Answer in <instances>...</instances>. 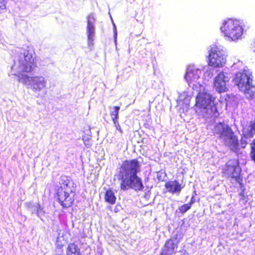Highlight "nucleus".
I'll use <instances>...</instances> for the list:
<instances>
[{"label":"nucleus","mask_w":255,"mask_h":255,"mask_svg":"<svg viewBox=\"0 0 255 255\" xmlns=\"http://www.w3.org/2000/svg\"><path fill=\"white\" fill-rule=\"evenodd\" d=\"M201 75V70L197 69L188 70L185 75V78L189 84L196 82Z\"/></svg>","instance_id":"obj_14"},{"label":"nucleus","mask_w":255,"mask_h":255,"mask_svg":"<svg viewBox=\"0 0 255 255\" xmlns=\"http://www.w3.org/2000/svg\"><path fill=\"white\" fill-rule=\"evenodd\" d=\"M240 141L242 148H245L248 144V141L246 140L245 138H244V137H243V136H242Z\"/></svg>","instance_id":"obj_28"},{"label":"nucleus","mask_w":255,"mask_h":255,"mask_svg":"<svg viewBox=\"0 0 255 255\" xmlns=\"http://www.w3.org/2000/svg\"><path fill=\"white\" fill-rule=\"evenodd\" d=\"M195 202V198L193 196L188 203L183 204L179 208V212L182 214L185 213L191 209L192 205Z\"/></svg>","instance_id":"obj_18"},{"label":"nucleus","mask_w":255,"mask_h":255,"mask_svg":"<svg viewBox=\"0 0 255 255\" xmlns=\"http://www.w3.org/2000/svg\"><path fill=\"white\" fill-rule=\"evenodd\" d=\"M251 151L250 157L252 160L255 162V139L250 143Z\"/></svg>","instance_id":"obj_24"},{"label":"nucleus","mask_w":255,"mask_h":255,"mask_svg":"<svg viewBox=\"0 0 255 255\" xmlns=\"http://www.w3.org/2000/svg\"><path fill=\"white\" fill-rule=\"evenodd\" d=\"M86 241L85 238H81V250L83 249L89 252L91 250V248L87 242L85 243Z\"/></svg>","instance_id":"obj_23"},{"label":"nucleus","mask_w":255,"mask_h":255,"mask_svg":"<svg viewBox=\"0 0 255 255\" xmlns=\"http://www.w3.org/2000/svg\"><path fill=\"white\" fill-rule=\"evenodd\" d=\"M233 81L238 86L239 90L249 97L253 98L254 95L255 86L253 83L252 75L244 70L236 73Z\"/></svg>","instance_id":"obj_4"},{"label":"nucleus","mask_w":255,"mask_h":255,"mask_svg":"<svg viewBox=\"0 0 255 255\" xmlns=\"http://www.w3.org/2000/svg\"><path fill=\"white\" fill-rule=\"evenodd\" d=\"M255 134V131L250 128L247 133L243 134L242 136L244 137V138L247 139L253 137Z\"/></svg>","instance_id":"obj_25"},{"label":"nucleus","mask_w":255,"mask_h":255,"mask_svg":"<svg viewBox=\"0 0 255 255\" xmlns=\"http://www.w3.org/2000/svg\"><path fill=\"white\" fill-rule=\"evenodd\" d=\"M67 255H80L79 248L74 244H71L68 248Z\"/></svg>","instance_id":"obj_19"},{"label":"nucleus","mask_w":255,"mask_h":255,"mask_svg":"<svg viewBox=\"0 0 255 255\" xmlns=\"http://www.w3.org/2000/svg\"><path fill=\"white\" fill-rule=\"evenodd\" d=\"M241 169L238 165L226 163L222 169V176L226 178H234L239 183L242 181L240 177Z\"/></svg>","instance_id":"obj_8"},{"label":"nucleus","mask_w":255,"mask_h":255,"mask_svg":"<svg viewBox=\"0 0 255 255\" xmlns=\"http://www.w3.org/2000/svg\"><path fill=\"white\" fill-rule=\"evenodd\" d=\"M220 30L225 37L233 41L240 38L243 32L240 21L233 18H228L224 20Z\"/></svg>","instance_id":"obj_5"},{"label":"nucleus","mask_w":255,"mask_h":255,"mask_svg":"<svg viewBox=\"0 0 255 255\" xmlns=\"http://www.w3.org/2000/svg\"><path fill=\"white\" fill-rule=\"evenodd\" d=\"M214 100L212 96L207 92H199L196 97L195 106L200 109H208L214 106Z\"/></svg>","instance_id":"obj_7"},{"label":"nucleus","mask_w":255,"mask_h":255,"mask_svg":"<svg viewBox=\"0 0 255 255\" xmlns=\"http://www.w3.org/2000/svg\"><path fill=\"white\" fill-rule=\"evenodd\" d=\"M113 111L111 112L110 116L112 118V121H118L119 119V114L120 110V107L119 106H114Z\"/></svg>","instance_id":"obj_20"},{"label":"nucleus","mask_w":255,"mask_h":255,"mask_svg":"<svg viewBox=\"0 0 255 255\" xmlns=\"http://www.w3.org/2000/svg\"><path fill=\"white\" fill-rule=\"evenodd\" d=\"M87 33L88 40L89 42L92 43L94 40V37L95 34L94 23L95 21V18L93 14H90L88 15L87 17Z\"/></svg>","instance_id":"obj_13"},{"label":"nucleus","mask_w":255,"mask_h":255,"mask_svg":"<svg viewBox=\"0 0 255 255\" xmlns=\"http://www.w3.org/2000/svg\"><path fill=\"white\" fill-rule=\"evenodd\" d=\"M171 226L173 227V229H175L173 231L171 238L180 243L185 232V227L184 224H171V226H169L168 227L169 230L171 229Z\"/></svg>","instance_id":"obj_12"},{"label":"nucleus","mask_w":255,"mask_h":255,"mask_svg":"<svg viewBox=\"0 0 255 255\" xmlns=\"http://www.w3.org/2000/svg\"><path fill=\"white\" fill-rule=\"evenodd\" d=\"M116 129L121 133H123V131L121 128V127L118 122V121H113V122Z\"/></svg>","instance_id":"obj_27"},{"label":"nucleus","mask_w":255,"mask_h":255,"mask_svg":"<svg viewBox=\"0 0 255 255\" xmlns=\"http://www.w3.org/2000/svg\"><path fill=\"white\" fill-rule=\"evenodd\" d=\"M59 185L57 192L58 201L63 207H69L74 200L76 186L70 178L65 176L60 177Z\"/></svg>","instance_id":"obj_3"},{"label":"nucleus","mask_w":255,"mask_h":255,"mask_svg":"<svg viewBox=\"0 0 255 255\" xmlns=\"http://www.w3.org/2000/svg\"><path fill=\"white\" fill-rule=\"evenodd\" d=\"M165 187L169 193L173 194L180 193L182 189L181 184L176 180L167 182L165 184Z\"/></svg>","instance_id":"obj_15"},{"label":"nucleus","mask_w":255,"mask_h":255,"mask_svg":"<svg viewBox=\"0 0 255 255\" xmlns=\"http://www.w3.org/2000/svg\"><path fill=\"white\" fill-rule=\"evenodd\" d=\"M230 140L229 146L231 150L235 152H238L240 151L239 143L238 136L233 131L228 137Z\"/></svg>","instance_id":"obj_16"},{"label":"nucleus","mask_w":255,"mask_h":255,"mask_svg":"<svg viewBox=\"0 0 255 255\" xmlns=\"http://www.w3.org/2000/svg\"><path fill=\"white\" fill-rule=\"evenodd\" d=\"M67 243V240L65 239L62 233H59L57 237L56 244V245L59 247L63 246Z\"/></svg>","instance_id":"obj_21"},{"label":"nucleus","mask_w":255,"mask_h":255,"mask_svg":"<svg viewBox=\"0 0 255 255\" xmlns=\"http://www.w3.org/2000/svg\"><path fill=\"white\" fill-rule=\"evenodd\" d=\"M140 170V165L137 159H127L122 162L117 175L118 179L121 181L122 190L132 189L138 192L143 190L142 179L137 175Z\"/></svg>","instance_id":"obj_2"},{"label":"nucleus","mask_w":255,"mask_h":255,"mask_svg":"<svg viewBox=\"0 0 255 255\" xmlns=\"http://www.w3.org/2000/svg\"><path fill=\"white\" fill-rule=\"evenodd\" d=\"M6 0H0V12L6 8Z\"/></svg>","instance_id":"obj_29"},{"label":"nucleus","mask_w":255,"mask_h":255,"mask_svg":"<svg viewBox=\"0 0 255 255\" xmlns=\"http://www.w3.org/2000/svg\"><path fill=\"white\" fill-rule=\"evenodd\" d=\"M214 87L219 93L227 92L228 90L226 85L225 76L223 72H220L215 78Z\"/></svg>","instance_id":"obj_11"},{"label":"nucleus","mask_w":255,"mask_h":255,"mask_svg":"<svg viewBox=\"0 0 255 255\" xmlns=\"http://www.w3.org/2000/svg\"><path fill=\"white\" fill-rule=\"evenodd\" d=\"M84 134L82 135V139H88L91 137V128L89 126H87L83 131Z\"/></svg>","instance_id":"obj_22"},{"label":"nucleus","mask_w":255,"mask_h":255,"mask_svg":"<svg viewBox=\"0 0 255 255\" xmlns=\"http://www.w3.org/2000/svg\"><path fill=\"white\" fill-rule=\"evenodd\" d=\"M250 128L255 131V118L254 121L252 122L250 124Z\"/></svg>","instance_id":"obj_30"},{"label":"nucleus","mask_w":255,"mask_h":255,"mask_svg":"<svg viewBox=\"0 0 255 255\" xmlns=\"http://www.w3.org/2000/svg\"><path fill=\"white\" fill-rule=\"evenodd\" d=\"M88 240H90V239L89 238H88Z\"/></svg>","instance_id":"obj_32"},{"label":"nucleus","mask_w":255,"mask_h":255,"mask_svg":"<svg viewBox=\"0 0 255 255\" xmlns=\"http://www.w3.org/2000/svg\"><path fill=\"white\" fill-rule=\"evenodd\" d=\"M179 242L171 238L168 240L161 248L160 255H172L175 254Z\"/></svg>","instance_id":"obj_10"},{"label":"nucleus","mask_w":255,"mask_h":255,"mask_svg":"<svg viewBox=\"0 0 255 255\" xmlns=\"http://www.w3.org/2000/svg\"><path fill=\"white\" fill-rule=\"evenodd\" d=\"M234 226H235L236 225L237 226H238V224H234Z\"/></svg>","instance_id":"obj_31"},{"label":"nucleus","mask_w":255,"mask_h":255,"mask_svg":"<svg viewBox=\"0 0 255 255\" xmlns=\"http://www.w3.org/2000/svg\"><path fill=\"white\" fill-rule=\"evenodd\" d=\"M226 63L223 50L217 45L211 47L208 56V65L214 68L221 67Z\"/></svg>","instance_id":"obj_6"},{"label":"nucleus","mask_w":255,"mask_h":255,"mask_svg":"<svg viewBox=\"0 0 255 255\" xmlns=\"http://www.w3.org/2000/svg\"><path fill=\"white\" fill-rule=\"evenodd\" d=\"M105 201L111 205L115 204L117 198L114 192L111 189H107L104 195Z\"/></svg>","instance_id":"obj_17"},{"label":"nucleus","mask_w":255,"mask_h":255,"mask_svg":"<svg viewBox=\"0 0 255 255\" xmlns=\"http://www.w3.org/2000/svg\"><path fill=\"white\" fill-rule=\"evenodd\" d=\"M35 210H36L37 215L41 219L42 221H43V219L41 218V216L44 213L42 208L39 204H37L35 206Z\"/></svg>","instance_id":"obj_26"},{"label":"nucleus","mask_w":255,"mask_h":255,"mask_svg":"<svg viewBox=\"0 0 255 255\" xmlns=\"http://www.w3.org/2000/svg\"><path fill=\"white\" fill-rule=\"evenodd\" d=\"M35 66L33 51L25 50L20 54L18 60L14 62L11 70L14 72L12 74L18 77L19 82L37 94L38 97L42 98L47 94L46 79L42 76H29L22 74L33 71Z\"/></svg>","instance_id":"obj_1"},{"label":"nucleus","mask_w":255,"mask_h":255,"mask_svg":"<svg viewBox=\"0 0 255 255\" xmlns=\"http://www.w3.org/2000/svg\"><path fill=\"white\" fill-rule=\"evenodd\" d=\"M233 132L231 128L223 122L217 123L213 130L214 135H217L220 139L228 137Z\"/></svg>","instance_id":"obj_9"}]
</instances>
